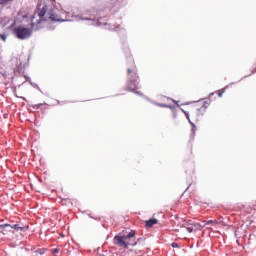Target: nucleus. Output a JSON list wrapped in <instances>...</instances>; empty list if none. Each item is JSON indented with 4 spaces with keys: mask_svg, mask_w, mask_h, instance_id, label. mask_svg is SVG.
<instances>
[{
    "mask_svg": "<svg viewBox=\"0 0 256 256\" xmlns=\"http://www.w3.org/2000/svg\"><path fill=\"white\" fill-rule=\"evenodd\" d=\"M153 225H157V219L152 218L146 221V227H153Z\"/></svg>",
    "mask_w": 256,
    "mask_h": 256,
    "instance_id": "obj_7",
    "label": "nucleus"
},
{
    "mask_svg": "<svg viewBox=\"0 0 256 256\" xmlns=\"http://www.w3.org/2000/svg\"><path fill=\"white\" fill-rule=\"evenodd\" d=\"M183 113L186 115V118L188 119V121H191V118L189 117V112L183 110Z\"/></svg>",
    "mask_w": 256,
    "mask_h": 256,
    "instance_id": "obj_17",
    "label": "nucleus"
},
{
    "mask_svg": "<svg viewBox=\"0 0 256 256\" xmlns=\"http://www.w3.org/2000/svg\"><path fill=\"white\" fill-rule=\"evenodd\" d=\"M37 253H40V255H43V253H45V252L37 251Z\"/></svg>",
    "mask_w": 256,
    "mask_h": 256,
    "instance_id": "obj_24",
    "label": "nucleus"
},
{
    "mask_svg": "<svg viewBox=\"0 0 256 256\" xmlns=\"http://www.w3.org/2000/svg\"><path fill=\"white\" fill-rule=\"evenodd\" d=\"M207 107H209V103H207V101L204 102L202 109H207Z\"/></svg>",
    "mask_w": 256,
    "mask_h": 256,
    "instance_id": "obj_18",
    "label": "nucleus"
},
{
    "mask_svg": "<svg viewBox=\"0 0 256 256\" xmlns=\"http://www.w3.org/2000/svg\"><path fill=\"white\" fill-rule=\"evenodd\" d=\"M182 227H184L186 229V231H188V233H193V231H194L193 220L185 221L182 224Z\"/></svg>",
    "mask_w": 256,
    "mask_h": 256,
    "instance_id": "obj_6",
    "label": "nucleus"
},
{
    "mask_svg": "<svg viewBox=\"0 0 256 256\" xmlns=\"http://www.w3.org/2000/svg\"><path fill=\"white\" fill-rule=\"evenodd\" d=\"M192 226H194V229H197V230L201 231L203 229V227H205V224L201 225L197 222L192 221Z\"/></svg>",
    "mask_w": 256,
    "mask_h": 256,
    "instance_id": "obj_8",
    "label": "nucleus"
},
{
    "mask_svg": "<svg viewBox=\"0 0 256 256\" xmlns=\"http://www.w3.org/2000/svg\"><path fill=\"white\" fill-rule=\"evenodd\" d=\"M6 227H9V224H1L0 229H5Z\"/></svg>",
    "mask_w": 256,
    "mask_h": 256,
    "instance_id": "obj_21",
    "label": "nucleus"
},
{
    "mask_svg": "<svg viewBox=\"0 0 256 256\" xmlns=\"http://www.w3.org/2000/svg\"><path fill=\"white\" fill-rule=\"evenodd\" d=\"M57 253H59V248H54L52 250V255H57Z\"/></svg>",
    "mask_w": 256,
    "mask_h": 256,
    "instance_id": "obj_16",
    "label": "nucleus"
},
{
    "mask_svg": "<svg viewBox=\"0 0 256 256\" xmlns=\"http://www.w3.org/2000/svg\"><path fill=\"white\" fill-rule=\"evenodd\" d=\"M13 0H0V5H7V3L11 2Z\"/></svg>",
    "mask_w": 256,
    "mask_h": 256,
    "instance_id": "obj_12",
    "label": "nucleus"
},
{
    "mask_svg": "<svg viewBox=\"0 0 256 256\" xmlns=\"http://www.w3.org/2000/svg\"><path fill=\"white\" fill-rule=\"evenodd\" d=\"M161 107H171V106H169L167 104H163V105H161Z\"/></svg>",
    "mask_w": 256,
    "mask_h": 256,
    "instance_id": "obj_23",
    "label": "nucleus"
},
{
    "mask_svg": "<svg viewBox=\"0 0 256 256\" xmlns=\"http://www.w3.org/2000/svg\"><path fill=\"white\" fill-rule=\"evenodd\" d=\"M190 125L192 126V137L195 136V131H197V126L191 120H189Z\"/></svg>",
    "mask_w": 256,
    "mask_h": 256,
    "instance_id": "obj_10",
    "label": "nucleus"
},
{
    "mask_svg": "<svg viewBox=\"0 0 256 256\" xmlns=\"http://www.w3.org/2000/svg\"><path fill=\"white\" fill-rule=\"evenodd\" d=\"M129 61H132V63H133V58L129 57Z\"/></svg>",
    "mask_w": 256,
    "mask_h": 256,
    "instance_id": "obj_25",
    "label": "nucleus"
},
{
    "mask_svg": "<svg viewBox=\"0 0 256 256\" xmlns=\"http://www.w3.org/2000/svg\"><path fill=\"white\" fill-rule=\"evenodd\" d=\"M205 223L204 225H217L218 222L215 220H208V221H203Z\"/></svg>",
    "mask_w": 256,
    "mask_h": 256,
    "instance_id": "obj_11",
    "label": "nucleus"
},
{
    "mask_svg": "<svg viewBox=\"0 0 256 256\" xmlns=\"http://www.w3.org/2000/svg\"><path fill=\"white\" fill-rule=\"evenodd\" d=\"M213 95V93L210 94V96Z\"/></svg>",
    "mask_w": 256,
    "mask_h": 256,
    "instance_id": "obj_26",
    "label": "nucleus"
},
{
    "mask_svg": "<svg viewBox=\"0 0 256 256\" xmlns=\"http://www.w3.org/2000/svg\"><path fill=\"white\" fill-rule=\"evenodd\" d=\"M50 1H55V0H50Z\"/></svg>",
    "mask_w": 256,
    "mask_h": 256,
    "instance_id": "obj_27",
    "label": "nucleus"
},
{
    "mask_svg": "<svg viewBox=\"0 0 256 256\" xmlns=\"http://www.w3.org/2000/svg\"><path fill=\"white\" fill-rule=\"evenodd\" d=\"M0 39H2V41H7V36L5 34H0Z\"/></svg>",
    "mask_w": 256,
    "mask_h": 256,
    "instance_id": "obj_15",
    "label": "nucleus"
},
{
    "mask_svg": "<svg viewBox=\"0 0 256 256\" xmlns=\"http://www.w3.org/2000/svg\"><path fill=\"white\" fill-rule=\"evenodd\" d=\"M32 25V31H37V29H39L37 26L35 27V23H31Z\"/></svg>",
    "mask_w": 256,
    "mask_h": 256,
    "instance_id": "obj_20",
    "label": "nucleus"
},
{
    "mask_svg": "<svg viewBox=\"0 0 256 256\" xmlns=\"http://www.w3.org/2000/svg\"><path fill=\"white\" fill-rule=\"evenodd\" d=\"M171 246L173 247V249L179 248V244L177 242H173Z\"/></svg>",
    "mask_w": 256,
    "mask_h": 256,
    "instance_id": "obj_14",
    "label": "nucleus"
},
{
    "mask_svg": "<svg viewBox=\"0 0 256 256\" xmlns=\"http://www.w3.org/2000/svg\"><path fill=\"white\" fill-rule=\"evenodd\" d=\"M30 85H32V87L38 89V91H41V88H39V85H37L36 83H31L30 82Z\"/></svg>",
    "mask_w": 256,
    "mask_h": 256,
    "instance_id": "obj_13",
    "label": "nucleus"
},
{
    "mask_svg": "<svg viewBox=\"0 0 256 256\" xmlns=\"http://www.w3.org/2000/svg\"><path fill=\"white\" fill-rule=\"evenodd\" d=\"M111 2L115 5H119V3H121V0H111Z\"/></svg>",
    "mask_w": 256,
    "mask_h": 256,
    "instance_id": "obj_19",
    "label": "nucleus"
},
{
    "mask_svg": "<svg viewBox=\"0 0 256 256\" xmlns=\"http://www.w3.org/2000/svg\"><path fill=\"white\" fill-rule=\"evenodd\" d=\"M128 73V84L126 86V89L128 91H132V93H136L137 95H142L141 92L135 91L139 85V76H137V72L135 69L128 68L127 69Z\"/></svg>",
    "mask_w": 256,
    "mask_h": 256,
    "instance_id": "obj_3",
    "label": "nucleus"
},
{
    "mask_svg": "<svg viewBox=\"0 0 256 256\" xmlns=\"http://www.w3.org/2000/svg\"><path fill=\"white\" fill-rule=\"evenodd\" d=\"M135 238V231L131 230L127 235L123 236H115L114 237V245H118V247H124V249H129V247H135L137 242L132 240Z\"/></svg>",
    "mask_w": 256,
    "mask_h": 256,
    "instance_id": "obj_2",
    "label": "nucleus"
},
{
    "mask_svg": "<svg viewBox=\"0 0 256 256\" xmlns=\"http://www.w3.org/2000/svg\"><path fill=\"white\" fill-rule=\"evenodd\" d=\"M36 14L40 18L45 17V15H46L45 21H47V19H50V21L60 22V23H63L65 21H75L79 17V16L73 15L70 12H67L66 17L63 19L59 15L55 14L53 11L47 12V6H43L41 8V5H38Z\"/></svg>",
    "mask_w": 256,
    "mask_h": 256,
    "instance_id": "obj_1",
    "label": "nucleus"
},
{
    "mask_svg": "<svg viewBox=\"0 0 256 256\" xmlns=\"http://www.w3.org/2000/svg\"><path fill=\"white\" fill-rule=\"evenodd\" d=\"M11 229H16V231H23V227H21L19 224H14V225H11L9 224V226Z\"/></svg>",
    "mask_w": 256,
    "mask_h": 256,
    "instance_id": "obj_9",
    "label": "nucleus"
},
{
    "mask_svg": "<svg viewBox=\"0 0 256 256\" xmlns=\"http://www.w3.org/2000/svg\"><path fill=\"white\" fill-rule=\"evenodd\" d=\"M82 21H90L89 25H95L97 27L104 26L105 29H115L111 27V24H107V22H103V18L95 19V17H79Z\"/></svg>",
    "mask_w": 256,
    "mask_h": 256,
    "instance_id": "obj_5",
    "label": "nucleus"
},
{
    "mask_svg": "<svg viewBox=\"0 0 256 256\" xmlns=\"http://www.w3.org/2000/svg\"><path fill=\"white\" fill-rule=\"evenodd\" d=\"M225 91H222V92H219L218 93V97H223V93H224Z\"/></svg>",
    "mask_w": 256,
    "mask_h": 256,
    "instance_id": "obj_22",
    "label": "nucleus"
},
{
    "mask_svg": "<svg viewBox=\"0 0 256 256\" xmlns=\"http://www.w3.org/2000/svg\"><path fill=\"white\" fill-rule=\"evenodd\" d=\"M33 33V30L30 28H25L23 26H17L13 30V34L21 40L29 39L31 37V34Z\"/></svg>",
    "mask_w": 256,
    "mask_h": 256,
    "instance_id": "obj_4",
    "label": "nucleus"
}]
</instances>
